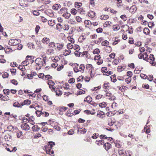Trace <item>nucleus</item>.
I'll return each mask as SVG.
<instances>
[{
	"label": "nucleus",
	"mask_w": 156,
	"mask_h": 156,
	"mask_svg": "<svg viewBox=\"0 0 156 156\" xmlns=\"http://www.w3.org/2000/svg\"><path fill=\"white\" fill-rule=\"evenodd\" d=\"M84 23L85 26L87 27H89L92 23V22L89 20H85Z\"/></svg>",
	"instance_id": "nucleus-22"
},
{
	"label": "nucleus",
	"mask_w": 156,
	"mask_h": 156,
	"mask_svg": "<svg viewBox=\"0 0 156 156\" xmlns=\"http://www.w3.org/2000/svg\"><path fill=\"white\" fill-rule=\"evenodd\" d=\"M62 29L65 30H68L69 29V26L68 24H65Z\"/></svg>",
	"instance_id": "nucleus-50"
},
{
	"label": "nucleus",
	"mask_w": 156,
	"mask_h": 156,
	"mask_svg": "<svg viewBox=\"0 0 156 156\" xmlns=\"http://www.w3.org/2000/svg\"><path fill=\"white\" fill-rule=\"evenodd\" d=\"M65 51L64 52L63 54L65 56L69 55L71 52V50L70 49H69L68 50H65Z\"/></svg>",
	"instance_id": "nucleus-51"
},
{
	"label": "nucleus",
	"mask_w": 156,
	"mask_h": 156,
	"mask_svg": "<svg viewBox=\"0 0 156 156\" xmlns=\"http://www.w3.org/2000/svg\"><path fill=\"white\" fill-rule=\"evenodd\" d=\"M143 32L145 34L148 35L149 34L150 30L148 28H145L143 30Z\"/></svg>",
	"instance_id": "nucleus-38"
},
{
	"label": "nucleus",
	"mask_w": 156,
	"mask_h": 156,
	"mask_svg": "<svg viewBox=\"0 0 156 156\" xmlns=\"http://www.w3.org/2000/svg\"><path fill=\"white\" fill-rule=\"evenodd\" d=\"M49 115V113L47 112H42L41 115H42L43 117H47Z\"/></svg>",
	"instance_id": "nucleus-49"
},
{
	"label": "nucleus",
	"mask_w": 156,
	"mask_h": 156,
	"mask_svg": "<svg viewBox=\"0 0 156 156\" xmlns=\"http://www.w3.org/2000/svg\"><path fill=\"white\" fill-rule=\"evenodd\" d=\"M55 142L52 141H50L48 142V148H50V149H51L52 147L55 145Z\"/></svg>",
	"instance_id": "nucleus-19"
},
{
	"label": "nucleus",
	"mask_w": 156,
	"mask_h": 156,
	"mask_svg": "<svg viewBox=\"0 0 156 156\" xmlns=\"http://www.w3.org/2000/svg\"><path fill=\"white\" fill-rule=\"evenodd\" d=\"M51 150L49 148H48V146H45V150L46 153L49 154L50 155H52V156H54V151H51Z\"/></svg>",
	"instance_id": "nucleus-5"
},
{
	"label": "nucleus",
	"mask_w": 156,
	"mask_h": 156,
	"mask_svg": "<svg viewBox=\"0 0 156 156\" xmlns=\"http://www.w3.org/2000/svg\"><path fill=\"white\" fill-rule=\"evenodd\" d=\"M82 5V4L81 3L75 2L74 3V7L78 10L80 8H81Z\"/></svg>",
	"instance_id": "nucleus-10"
},
{
	"label": "nucleus",
	"mask_w": 156,
	"mask_h": 156,
	"mask_svg": "<svg viewBox=\"0 0 156 156\" xmlns=\"http://www.w3.org/2000/svg\"><path fill=\"white\" fill-rule=\"evenodd\" d=\"M84 101H86L88 103H90L92 101V98L90 96L87 97L84 100Z\"/></svg>",
	"instance_id": "nucleus-39"
},
{
	"label": "nucleus",
	"mask_w": 156,
	"mask_h": 156,
	"mask_svg": "<svg viewBox=\"0 0 156 156\" xmlns=\"http://www.w3.org/2000/svg\"><path fill=\"white\" fill-rule=\"evenodd\" d=\"M111 22L108 21L105 22L104 24V27H107L111 26Z\"/></svg>",
	"instance_id": "nucleus-33"
},
{
	"label": "nucleus",
	"mask_w": 156,
	"mask_h": 156,
	"mask_svg": "<svg viewBox=\"0 0 156 156\" xmlns=\"http://www.w3.org/2000/svg\"><path fill=\"white\" fill-rule=\"evenodd\" d=\"M99 105L100 107H101V108H105L107 106V104L105 102H103L102 103H99Z\"/></svg>",
	"instance_id": "nucleus-34"
},
{
	"label": "nucleus",
	"mask_w": 156,
	"mask_h": 156,
	"mask_svg": "<svg viewBox=\"0 0 156 156\" xmlns=\"http://www.w3.org/2000/svg\"><path fill=\"white\" fill-rule=\"evenodd\" d=\"M80 131L82 133H85L87 132V130L85 128H81L78 129V132Z\"/></svg>",
	"instance_id": "nucleus-45"
},
{
	"label": "nucleus",
	"mask_w": 156,
	"mask_h": 156,
	"mask_svg": "<svg viewBox=\"0 0 156 156\" xmlns=\"http://www.w3.org/2000/svg\"><path fill=\"white\" fill-rule=\"evenodd\" d=\"M125 151H123L122 149H119L118 151V153L119 155L120 156H124L125 155L124 153Z\"/></svg>",
	"instance_id": "nucleus-43"
},
{
	"label": "nucleus",
	"mask_w": 156,
	"mask_h": 156,
	"mask_svg": "<svg viewBox=\"0 0 156 156\" xmlns=\"http://www.w3.org/2000/svg\"><path fill=\"white\" fill-rule=\"evenodd\" d=\"M50 40L49 38L45 37L43 38L41 41L43 43L47 44L49 42Z\"/></svg>",
	"instance_id": "nucleus-12"
},
{
	"label": "nucleus",
	"mask_w": 156,
	"mask_h": 156,
	"mask_svg": "<svg viewBox=\"0 0 156 156\" xmlns=\"http://www.w3.org/2000/svg\"><path fill=\"white\" fill-rule=\"evenodd\" d=\"M108 124L110 126H112L114 123V122H113L111 118H109L108 119Z\"/></svg>",
	"instance_id": "nucleus-30"
},
{
	"label": "nucleus",
	"mask_w": 156,
	"mask_h": 156,
	"mask_svg": "<svg viewBox=\"0 0 156 156\" xmlns=\"http://www.w3.org/2000/svg\"><path fill=\"white\" fill-rule=\"evenodd\" d=\"M73 45L72 43H69L67 45V47L69 49H71L73 48Z\"/></svg>",
	"instance_id": "nucleus-47"
},
{
	"label": "nucleus",
	"mask_w": 156,
	"mask_h": 156,
	"mask_svg": "<svg viewBox=\"0 0 156 156\" xmlns=\"http://www.w3.org/2000/svg\"><path fill=\"white\" fill-rule=\"evenodd\" d=\"M48 24L50 26H53L55 24V20H49L48 22Z\"/></svg>",
	"instance_id": "nucleus-40"
},
{
	"label": "nucleus",
	"mask_w": 156,
	"mask_h": 156,
	"mask_svg": "<svg viewBox=\"0 0 156 156\" xmlns=\"http://www.w3.org/2000/svg\"><path fill=\"white\" fill-rule=\"evenodd\" d=\"M103 40V38L102 37L99 38L98 39L97 41H95L94 42L95 44H99Z\"/></svg>",
	"instance_id": "nucleus-46"
},
{
	"label": "nucleus",
	"mask_w": 156,
	"mask_h": 156,
	"mask_svg": "<svg viewBox=\"0 0 156 156\" xmlns=\"http://www.w3.org/2000/svg\"><path fill=\"white\" fill-rule=\"evenodd\" d=\"M140 77L143 79H146L147 76L145 74L143 73H141L140 74Z\"/></svg>",
	"instance_id": "nucleus-64"
},
{
	"label": "nucleus",
	"mask_w": 156,
	"mask_h": 156,
	"mask_svg": "<svg viewBox=\"0 0 156 156\" xmlns=\"http://www.w3.org/2000/svg\"><path fill=\"white\" fill-rule=\"evenodd\" d=\"M62 29V25L60 23H58L56 25V29L60 31Z\"/></svg>",
	"instance_id": "nucleus-41"
},
{
	"label": "nucleus",
	"mask_w": 156,
	"mask_h": 156,
	"mask_svg": "<svg viewBox=\"0 0 156 156\" xmlns=\"http://www.w3.org/2000/svg\"><path fill=\"white\" fill-rule=\"evenodd\" d=\"M30 124L26 123H22L21 125L22 129L24 130H28L30 129V126H31Z\"/></svg>",
	"instance_id": "nucleus-4"
},
{
	"label": "nucleus",
	"mask_w": 156,
	"mask_h": 156,
	"mask_svg": "<svg viewBox=\"0 0 156 156\" xmlns=\"http://www.w3.org/2000/svg\"><path fill=\"white\" fill-rule=\"evenodd\" d=\"M109 16L107 15H103L100 16V19L101 20H106L109 18Z\"/></svg>",
	"instance_id": "nucleus-28"
},
{
	"label": "nucleus",
	"mask_w": 156,
	"mask_h": 156,
	"mask_svg": "<svg viewBox=\"0 0 156 156\" xmlns=\"http://www.w3.org/2000/svg\"><path fill=\"white\" fill-rule=\"evenodd\" d=\"M73 48L76 51H78L80 49V46L77 44H74L73 46Z\"/></svg>",
	"instance_id": "nucleus-48"
},
{
	"label": "nucleus",
	"mask_w": 156,
	"mask_h": 156,
	"mask_svg": "<svg viewBox=\"0 0 156 156\" xmlns=\"http://www.w3.org/2000/svg\"><path fill=\"white\" fill-rule=\"evenodd\" d=\"M104 96L102 95L98 94L95 97V99L96 100H98L101 99L102 98H104Z\"/></svg>",
	"instance_id": "nucleus-44"
},
{
	"label": "nucleus",
	"mask_w": 156,
	"mask_h": 156,
	"mask_svg": "<svg viewBox=\"0 0 156 156\" xmlns=\"http://www.w3.org/2000/svg\"><path fill=\"white\" fill-rule=\"evenodd\" d=\"M155 58L153 55L151 54L150 55H147V56H146L144 58V60L149 62L153 66H155L156 63L154 62Z\"/></svg>",
	"instance_id": "nucleus-1"
},
{
	"label": "nucleus",
	"mask_w": 156,
	"mask_h": 156,
	"mask_svg": "<svg viewBox=\"0 0 156 156\" xmlns=\"http://www.w3.org/2000/svg\"><path fill=\"white\" fill-rule=\"evenodd\" d=\"M40 129L39 128L37 125H34L32 127V129L33 131H38Z\"/></svg>",
	"instance_id": "nucleus-36"
},
{
	"label": "nucleus",
	"mask_w": 156,
	"mask_h": 156,
	"mask_svg": "<svg viewBox=\"0 0 156 156\" xmlns=\"http://www.w3.org/2000/svg\"><path fill=\"white\" fill-rule=\"evenodd\" d=\"M112 28L113 30L117 31L120 29V27L118 25H115L113 26Z\"/></svg>",
	"instance_id": "nucleus-35"
},
{
	"label": "nucleus",
	"mask_w": 156,
	"mask_h": 156,
	"mask_svg": "<svg viewBox=\"0 0 156 156\" xmlns=\"http://www.w3.org/2000/svg\"><path fill=\"white\" fill-rule=\"evenodd\" d=\"M64 44L62 43H56L55 49L60 51L63 48Z\"/></svg>",
	"instance_id": "nucleus-6"
},
{
	"label": "nucleus",
	"mask_w": 156,
	"mask_h": 156,
	"mask_svg": "<svg viewBox=\"0 0 156 156\" xmlns=\"http://www.w3.org/2000/svg\"><path fill=\"white\" fill-rule=\"evenodd\" d=\"M4 49L5 53L7 54H9L10 52H12V50L10 47H7Z\"/></svg>",
	"instance_id": "nucleus-18"
},
{
	"label": "nucleus",
	"mask_w": 156,
	"mask_h": 156,
	"mask_svg": "<svg viewBox=\"0 0 156 156\" xmlns=\"http://www.w3.org/2000/svg\"><path fill=\"white\" fill-rule=\"evenodd\" d=\"M109 44V42L107 40H105L103 41L102 43L101 44L102 46H107Z\"/></svg>",
	"instance_id": "nucleus-55"
},
{
	"label": "nucleus",
	"mask_w": 156,
	"mask_h": 156,
	"mask_svg": "<svg viewBox=\"0 0 156 156\" xmlns=\"http://www.w3.org/2000/svg\"><path fill=\"white\" fill-rule=\"evenodd\" d=\"M94 54H98L100 52V51L98 48H96L94 49L93 51Z\"/></svg>",
	"instance_id": "nucleus-62"
},
{
	"label": "nucleus",
	"mask_w": 156,
	"mask_h": 156,
	"mask_svg": "<svg viewBox=\"0 0 156 156\" xmlns=\"http://www.w3.org/2000/svg\"><path fill=\"white\" fill-rule=\"evenodd\" d=\"M61 7V5L58 4H56L52 6V8L53 9L56 10H58Z\"/></svg>",
	"instance_id": "nucleus-13"
},
{
	"label": "nucleus",
	"mask_w": 156,
	"mask_h": 156,
	"mask_svg": "<svg viewBox=\"0 0 156 156\" xmlns=\"http://www.w3.org/2000/svg\"><path fill=\"white\" fill-rule=\"evenodd\" d=\"M104 145V147L106 151L108 150L111 147V144L108 143H105Z\"/></svg>",
	"instance_id": "nucleus-14"
},
{
	"label": "nucleus",
	"mask_w": 156,
	"mask_h": 156,
	"mask_svg": "<svg viewBox=\"0 0 156 156\" xmlns=\"http://www.w3.org/2000/svg\"><path fill=\"white\" fill-rule=\"evenodd\" d=\"M115 146L118 148L121 147L122 144L119 141H116L115 143Z\"/></svg>",
	"instance_id": "nucleus-32"
},
{
	"label": "nucleus",
	"mask_w": 156,
	"mask_h": 156,
	"mask_svg": "<svg viewBox=\"0 0 156 156\" xmlns=\"http://www.w3.org/2000/svg\"><path fill=\"white\" fill-rule=\"evenodd\" d=\"M104 141L103 140H99L98 141L97 140L96 142V144L100 146V145H102L104 144Z\"/></svg>",
	"instance_id": "nucleus-29"
},
{
	"label": "nucleus",
	"mask_w": 156,
	"mask_h": 156,
	"mask_svg": "<svg viewBox=\"0 0 156 156\" xmlns=\"http://www.w3.org/2000/svg\"><path fill=\"white\" fill-rule=\"evenodd\" d=\"M125 68H123L121 66H119L118 67V70L119 72H121L122 70H124Z\"/></svg>",
	"instance_id": "nucleus-59"
},
{
	"label": "nucleus",
	"mask_w": 156,
	"mask_h": 156,
	"mask_svg": "<svg viewBox=\"0 0 156 156\" xmlns=\"http://www.w3.org/2000/svg\"><path fill=\"white\" fill-rule=\"evenodd\" d=\"M42 61V59L40 58H37L35 60V62L40 68L41 66Z\"/></svg>",
	"instance_id": "nucleus-8"
},
{
	"label": "nucleus",
	"mask_w": 156,
	"mask_h": 156,
	"mask_svg": "<svg viewBox=\"0 0 156 156\" xmlns=\"http://www.w3.org/2000/svg\"><path fill=\"white\" fill-rule=\"evenodd\" d=\"M105 113L103 111H100L99 112H98L97 114V116L100 118H103V115H105Z\"/></svg>",
	"instance_id": "nucleus-21"
},
{
	"label": "nucleus",
	"mask_w": 156,
	"mask_h": 156,
	"mask_svg": "<svg viewBox=\"0 0 156 156\" xmlns=\"http://www.w3.org/2000/svg\"><path fill=\"white\" fill-rule=\"evenodd\" d=\"M11 82L12 84L15 85H17L18 84L17 81L16 80L14 79L11 80Z\"/></svg>",
	"instance_id": "nucleus-57"
},
{
	"label": "nucleus",
	"mask_w": 156,
	"mask_h": 156,
	"mask_svg": "<svg viewBox=\"0 0 156 156\" xmlns=\"http://www.w3.org/2000/svg\"><path fill=\"white\" fill-rule=\"evenodd\" d=\"M46 53L49 55H51L55 53L54 49L53 48H49L47 50Z\"/></svg>",
	"instance_id": "nucleus-7"
},
{
	"label": "nucleus",
	"mask_w": 156,
	"mask_h": 156,
	"mask_svg": "<svg viewBox=\"0 0 156 156\" xmlns=\"http://www.w3.org/2000/svg\"><path fill=\"white\" fill-rule=\"evenodd\" d=\"M56 44L54 42H51L48 44V46L50 48H53L55 47Z\"/></svg>",
	"instance_id": "nucleus-37"
},
{
	"label": "nucleus",
	"mask_w": 156,
	"mask_h": 156,
	"mask_svg": "<svg viewBox=\"0 0 156 156\" xmlns=\"http://www.w3.org/2000/svg\"><path fill=\"white\" fill-rule=\"evenodd\" d=\"M86 68L88 70H89V72L90 70L92 71L93 66L90 64H87L86 66Z\"/></svg>",
	"instance_id": "nucleus-31"
},
{
	"label": "nucleus",
	"mask_w": 156,
	"mask_h": 156,
	"mask_svg": "<svg viewBox=\"0 0 156 156\" xmlns=\"http://www.w3.org/2000/svg\"><path fill=\"white\" fill-rule=\"evenodd\" d=\"M72 109H69L66 112V114L68 116H72L73 115V113H72Z\"/></svg>",
	"instance_id": "nucleus-26"
},
{
	"label": "nucleus",
	"mask_w": 156,
	"mask_h": 156,
	"mask_svg": "<svg viewBox=\"0 0 156 156\" xmlns=\"http://www.w3.org/2000/svg\"><path fill=\"white\" fill-rule=\"evenodd\" d=\"M104 49L106 52L108 53L110 52L112 50V48L110 46H105L104 47Z\"/></svg>",
	"instance_id": "nucleus-20"
},
{
	"label": "nucleus",
	"mask_w": 156,
	"mask_h": 156,
	"mask_svg": "<svg viewBox=\"0 0 156 156\" xmlns=\"http://www.w3.org/2000/svg\"><path fill=\"white\" fill-rule=\"evenodd\" d=\"M99 136L98 133H94L92 136L91 138L93 139H96Z\"/></svg>",
	"instance_id": "nucleus-52"
},
{
	"label": "nucleus",
	"mask_w": 156,
	"mask_h": 156,
	"mask_svg": "<svg viewBox=\"0 0 156 156\" xmlns=\"http://www.w3.org/2000/svg\"><path fill=\"white\" fill-rule=\"evenodd\" d=\"M146 56H147V54L146 52L144 53H140L138 55V57L140 59H142L143 58L144 60V58H145Z\"/></svg>",
	"instance_id": "nucleus-15"
},
{
	"label": "nucleus",
	"mask_w": 156,
	"mask_h": 156,
	"mask_svg": "<svg viewBox=\"0 0 156 156\" xmlns=\"http://www.w3.org/2000/svg\"><path fill=\"white\" fill-rule=\"evenodd\" d=\"M103 88L104 89V91L105 92L107 91L108 90L109 86H108V83H104L103 86Z\"/></svg>",
	"instance_id": "nucleus-27"
},
{
	"label": "nucleus",
	"mask_w": 156,
	"mask_h": 156,
	"mask_svg": "<svg viewBox=\"0 0 156 156\" xmlns=\"http://www.w3.org/2000/svg\"><path fill=\"white\" fill-rule=\"evenodd\" d=\"M85 68V67L84 65L83 64H82L80 65L79 69L80 71L82 73H83L84 72Z\"/></svg>",
	"instance_id": "nucleus-23"
},
{
	"label": "nucleus",
	"mask_w": 156,
	"mask_h": 156,
	"mask_svg": "<svg viewBox=\"0 0 156 156\" xmlns=\"http://www.w3.org/2000/svg\"><path fill=\"white\" fill-rule=\"evenodd\" d=\"M31 121H32V123H30L29 122V121H30V120H28V119L27 118L24 119L23 120V122L22 123H29V124H30V125H33L34 124V122H33V120H31Z\"/></svg>",
	"instance_id": "nucleus-24"
},
{
	"label": "nucleus",
	"mask_w": 156,
	"mask_h": 156,
	"mask_svg": "<svg viewBox=\"0 0 156 156\" xmlns=\"http://www.w3.org/2000/svg\"><path fill=\"white\" fill-rule=\"evenodd\" d=\"M136 10V9L135 5H133L131 6L129 10L130 12L133 13L135 12Z\"/></svg>",
	"instance_id": "nucleus-17"
},
{
	"label": "nucleus",
	"mask_w": 156,
	"mask_h": 156,
	"mask_svg": "<svg viewBox=\"0 0 156 156\" xmlns=\"http://www.w3.org/2000/svg\"><path fill=\"white\" fill-rule=\"evenodd\" d=\"M9 99V97L6 95L5 96H3L1 99V100L4 101H7Z\"/></svg>",
	"instance_id": "nucleus-61"
},
{
	"label": "nucleus",
	"mask_w": 156,
	"mask_h": 156,
	"mask_svg": "<svg viewBox=\"0 0 156 156\" xmlns=\"http://www.w3.org/2000/svg\"><path fill=\"white\" fill-rule=\"evenodd\" d=\"M68 11V9L66 7H62L61 8L59 11V14H61L62 15L64 14L66 12Z\"/></svg>",
	"instance_id": "nucleus-11"
},
{
	"label": "nucleus",
	"mask_w": 156,
	"mask_h": 156,
	"mask_svg": "<svg viewBox=\"0 0 156 156\" xmlns=\"http://www.w3.org/2000/svg\"><path fill=\"white\" fill-rule=\"evenodd\" d=\"M31 102L30 100L27 99L24 100L23 102L21 103V105L22 106L24 105H29Z\"/></svg>",
	"instance_id": "nucleus-9"
},
{
	"label": "nucleus",
	"mask_w": 156,
	"mask_h": 156,
	"mask_svg": "<svg viewBox=\"0 0 156 156\" xmlns=\"http://www.w3.org/2000/svg\"><path fill=\"white\" fill-rule=\"evenodd\" d=\"M70 12L72 15L74 16L76 14L77 12L75 8H73L71 9Z\"/></svg>",
	"instance_id": "nucleus-25"
},
{
	"label": "nucleus",
	"mask_w": 156,
	"mask_h": 156,
	"mask_svg": "<svg viewBox=\"0 0 156 156\" xmlns=\"http://www.w3.org/2000/svg\"><path fill=\"white\" fill-rule=\"evenodd\" d=\"M32 57V56H27L26 57L25 61H23L22 63V64L24 66L28 65L29 64V61L31 60Z\"/></svg>",
	"instance_id": "nucleus-3"
},
{
	"label": "nucleus",
	"mask_w": 156,
	"mask_h": 156,
	"mask_svg": "<svg viewBox=\"0 0 156 156\" xmlns=\"http://www.w3.org/2000/svg\"><path fill=\"white\" fill-rule=\"evenodd\" d=\"M20 40L18 39H10L9 41V44L11 46L16 45L20 42Z\"/></svg>",
	"instance_id": "nucleus-2"
},
{
	"label": "nucleus",
	"mask_w": 156,
	"mask_h": 156,
	"mask_svg": "<svg viewBox=\"0 0 156 156\" xmlns=\"http://www.w3.org/2000/svg\"><path fill=\"white\" fill-rule=\"evenodd\" d=\"M17 136L18 138H20L22 135V132L20 131H18L17 132Z\"/></svg>",
	"instance_id": "nucleus-54"
},
{
	"label": "nucleus",
	"mask_w": 156,
	"mask_h": 156,
	"mask_svg": "<svg viewBox=\"0 0 156 156\" xmlns=\"http://www.w3.org/2000/svg\"><path fill=\"white\" fill-rule=\"evenodd\" d=\"M120 18L124 21H126L127 20V17L125 15L121 16Z\"/></svg>",
	"instance_id": "nucleus-60"
},
{
	"label": "nucleus",
	"mask_w": 156,
	"mask_h": 156,
	"mask_svg": "<svg viewBox=\"0 0 156 156\" xmlns=\"http://www.w3.org/2000/svg\"><path fill=\"white\" fill-rule=\"evenodd\" d=\"M13 106L14 107H20L21 108L22 106L21 105V104H20L18 102H16L14 103L13 104Z\"/></svg>",
	"instance_id": "nucleus-42"
},
{
	"label": "nucleus",
	"mask_w": 156,
	"mask_h": 156,
	"mask_svg": "<svg viewBox=\"0 0 156 156\" xmlns=\"http://www.w3.org/2000/svg\"><path fill=\"white\" fill-rule=\"evenodd\" d=\"M27 46L30 49L31 48V47H32V48H35L34 45L31 43H28Z\"/></svg>",
	"instance_id": "nucleus-53"
},
{
	"label": "nucleus",
	"mask_w": 156,
	"mask_h": 156,
	"mask_svg": "<svg viewBox=\"0 0 156 156\" xmlns=\"http://www.w3.org/2000/svg\"><path fill=\"white\" fill-rule=\"evenodd\" d=\"M42 112L41 111L37 110L36 112V113L37 116L38 117H40L41 115Z\"/></svg>",
	"instance_id": "nucleus-58"
},
{
	"label": "nucleus",
	"mask_w": 156,
	"mask_h": 156,
	"mask_svg": "<svg viewBox=\"0 0 156 156\" xmlns=\"http://www.w3.org/2000/svg\"><path fill=\"white\" fill-rule=\"evenodd\" d=\"M117 104L114 102H113V103L111 105V106L112 108H113L114 109H115L117 107Z\"/></svg>",
	"instance_id": "nucleus-63"
},
{
	"label": "nucleus",
	"mask_w": 156,
	"mask_h": 156,
	"mask_svg": "<svg viewBox=\"0 0 156 156\" xmlns=\"http://www.w3.org/2000/svg\"><path fill=\"white\" fill-rule=\"evenodd\" d=\"M71 14L68 12V11L66 12L64 14L62 15V16L64 17L65 19H68L71 16Z\"/></svg>",
	"instance_id": "nucleus-16"
},
{
	"label": "nucleus",
	"mask_w": 156,
	"mask_h": 156,
	"mask_svg": "<svg viewBox=\"0 0 156 156\" xmlns=\"http://www.w3.org/2000/svg\"><path fill=\"white\" fill-rule=\"evenodd\" d=\"M26 1H27V0H19V3L20 5L23 6L24 5V4L23 2Z\"/></svg>",
	"instance_id": "nucleus-56"
}]
</instances>
